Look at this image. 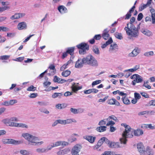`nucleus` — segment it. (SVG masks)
I'll use <instances>...</instances> for the list:
<instances>
[{
    "mask_svg": "<svg viewBox=\"0 0 155 155\" xmlns=\"http://www.w3.org/2000/svg\"><path fill=\"white\" fill-rule=\"evenodd\" d=\"M114 35L116 38L120 40H121L123 38L122 35L121 33L116 32L114 34Z\"/></svg>",
    "mask_w": 155,
    "mask_h": 155,
    "instance_id": "nucleus-34",
    "label": "nucleus"
},
{
    "mask_svg": "<svg viewBox=\"0 0 155 155\" xmlns=\"http://www.w3.org/2000/svg\"><path fill=\"white\" fill-rule=\"evenodd\" d=\"M9 8V7L8 6H4L0 7V12H2L5 10Z\"/></svg>",
    "mask_w": 155,
    "mask_h": 155,
    "instance_id": "nucleus-55",
    "label": "nucleus"
},
{
    "mask_svg": "<svg viewBox=\"0 0 155 155\" xmlns=\"http://www.w3.org/2000/svg\"><path fill=\"white\" fill-rule=\"evenodd\" d=\"M146 152L148 155H153L154 151L153 150L150 148L149 146H147L146 149Z\"/></svg>",
    "mask_w": 155,
    "mask_h": 155,
    "instance_id": "nucleus-26",
    "label": "nucleus"
},
{
    "mask_svg": "<svg viewBox=\"0 0 155 155\" xmlns=\"http://www.w3.org/2000/svg\"><path fill=\"white\" fill-rule=\"evenodd\" d=\"M20 18L18 13H15L10 17L12 20L18 19Z\"/></svg>",
    "mask_w": 155,
    "mask_h": 155,
    "instance_id": "nucleus-40",
    "label": "nucleus"
},
{
    "mask_svg": "<svg viewBox=\"0 0 155 155\" xmlns=\"http://www.w3.org/2000/svg\"><path fill=\"white\" fill-rule=\"evenodd\" d=\"M84 64L83 59L79 58L76 61L75 67L77 68H82Z\"/></svg>",
    "mask_w": 155,
    "mask_h": 155,
    "instance_id": "nucleus-9",
    "label": "nucleus"
},
{
    "mask_svg": "<svg viewBox=\"0 0 155 155\" xmlns=\"http://www.w3.org/2000/svg\"><path fill=\"white\" fill-rule=\"evenodd\" d=\"M141 31L144 35L148 37H151L153 35L152 32L147 29H142L141 30Z\"/></svg>",
    "mask_w": 155,
    "mask_h": 155,
    "instance_id": "nucleus-11",
    "label": "nucleus"
},
{
    "mask_svg": "<svg viewBox=\"0 0 155 155\" xmlns=\"http://www.w3.org/2000/svg\"><path fill=\"white\" fill-rule=\"evenodd\" d=\"M122 100L123 103L125 104H129L130 103V101L128 99L127 97H126V96L122 97Z\"/></svg>",
    "mask_w": 155,
    "mask_h": 155,
    "instance_id": "nucleus-30",
    "label": "nucleus"
},
{
    "mask_svg": "<svg viewBox=\"0 0 155 155\" xmlns=\"http://www.w3.org/2000/svg\"><path fill=\"white\" fill-rule=\"evenodd\" d=\"M54 147L59 146H61V141H59L54 143H53Z\"/></svg>",
    "mask_w": 155,
    "mask_h": 155,
    "instance_id": "nucleus-51",
    "label": "nucleus"
},
{
    "mask_svg": "<svg viewBox=\"0 0 155 155\" xmlns=\"http://www.w3.org/2000/svg\"><path fill=\"white\" fill-rule=\"evenodd\" d=\"M104 142L107 144L109 143V140L106 137H103L98 140L97 143L98 146H101Z\"/></svg>",
    "mask_w": 155,
    "mask_h": 155,
    "instance_id": "nucleus-12",
    "label": "nucleus"
},
{
    "mask_svg": "<svg viewBox=\"0 0 155 155\" xmlns=\"http://www.w3.org/2000/svg\"><path fill=\"white\" fill-rule=\"evenodd\" d=\"M143 17V15L142 13H139L137 16V20L138 21H140Z\"/></svg>",
    "mask_w": 155,
    "mask_h": 155,
    "instance_id": "nucleus-57",
    "label": "nucleus"
},
{
    "mask_svg": "<svg viewBox=\"0 0 155 155\" xmlns=\"http://www.w3.org/2000/svg\"><path fill=\"white\" fill-rule=\"evenodd\" d=\"M53 81L55 82H58L59 83H63L66 81V80L60 78L56 76H54Z\"/></svg>",
    "mask_w": 155,
    "mask_h": 155,
    "instance_id": "nucleus-18",
    "label": "nucleus"
},
{
    "mask_svg": "<svg viewBox=\"0 0 155 155\" xmlns=\"http://www.w3.org/2000/svg\"><path fill=\"white\" fill-rule=\"evenodd\" d=\"M75 49L74 47L68 48H67L66 51L71 55H73L74 54V51Z\"/></svg>",
    "mask_w": 155,
    "mask_h": 155,
    "instance_id": "nucleus-25",
    "label": "nucleus"
},
{
    "mask_svg": "<svg viewBox=\"0 0 155 155\" xmlns=\"http://www.w3.org/2000/svg\"><path fill=\"white\" fill-rule=\"evenodd\" d=\"M2 122L7 125L15 127L16 123L11 122L10 119L7 118L4 119Z\"/></svg>",
    "mask_w": 155,
    "mask_h": 155,
    "instance_id": "nucleus-10",
    "label": "nucleus"
},
{
    "mask_svg": "<svg viewBox=\"0 0 155 155\" xmlns=\"http://www.w3.org/2000/svg\"><path fill=\"white\" fill-rule=\"evenodd\" d=\"M36 88L34 87L33 85H31L27 89V90L29 91H34L36 90Z\"/></svg>",
    "mask_w": 155,
    "mask_h": 155,
    "instance_id": "nucleus-48",
    "label": "nucleus"
},
{
    "mask_svg": "<svg viewBox=\"0 0 155 155\" xmlns=\"http://www.w3.org/2000/svg\"><path fill=\"white\" fill-rule=\"evenodd\" d=\"M124 30L129 36L137 38L138 35V30L133 24H131L130 26H129V24H127V26L125 27Z\"/></svg>",
    "mask_w": 155,
    "mask_h": 155,
    "instance_id": "nucleus-3",
    "label": "nucleus"
},
{
    "mask_svg": "<svg viewBox=\"0 0 155 155\" xmlns=\"http://www.w3.org/2000/svg\"><path fill=\"white\" fill-rule=\"evenodd\" d=\"M58 9L61 14H64L67 12V8L63 5L59 6L58 8Z\"/></svg>",
    "mask_w": 155,
    "mask_h": 155,
    "instance_id": "nucleus-17",
    "label": "nucleus"
},
{
    "mask_svg": "<svg viewBox=\"0 0 155 155\" xmlns=\"http://www.w3.org/2000/svg\"><path fill=\"white\" fill-rule=\"evenodd\" d=\"M21 143L20 141H17L12 139H8V144H18Z\"/></svg>",
    "mask_w": 155,
    "mask_h": 155,
    "instance_id": "nucleus-22",
    "label": "nucleus"
},
{
    "mask_svg": "<svg viewBox=\"0 0 155 155\" xmlns=\"http://www.w3.org/2000/svg\"><path fill=\"white\" fill-rule=\"evenodd\" d=\"M39 110L41 112L45 114H48L49 112L45 108L42 107L39 109Z\"/></svg>",
    "mask_w": 155,
    "mask_h": 155,
    "instance_id": "nucleus-37",
    "label": "nucleus"
},
{
    "mask_svg": "<svg viewBox=\"0 0 155 155\" xmlns=\"http://www.w3.org/2000/svg\"><path fill=\"white\" fill-rule=\"evenodd\" d=\"M154 53L153 51H150L146 52L144 53L143 55L146 57H149L153 56Z\"/></svg>",
    "mask_w": 155,
    "mask_h": 155,
    "instance_id": "nucleus-31",
    "label": "nucleus"
},
{
    "mask_svg": "<svg viewBox=\"0 0 155 155\" xmlns=\"http://www.w3.org/2000/svg\"><path fill=\"white\" fill-rule=\"evenodd\" d=\"M134 133V134L136 136H139L140 135H142L143 134V131L142 130L140 129H137V130H134L132 132Z\"/></svg>",
    "mask_w": 155,
    "mask_h": 155,
    "instance_id": "nucleus-21",
    "label": "nucleus"
},
{
    "mask_svg": "<svg viewBox=\"0 0 155 155\" xmlns=\"http://www.w3.org/2000/svg\"><path fill=\"white\" fill-rule=\"evenodd\" d=\"M147 6L146 4H143V5H141L139 8V11H141L144 8H146Z\"/></svg>",
    "mask_w": 155,
    "mask_h": 155,
    "instance_id": "nucleus-54",
    "label": "nucleus"
},
{
    "mask_svg": "<svg viewBox=\"0 0 155 155\" xmlns=\"http://www.w3.org/2000/svg\"><path fill=\"white\" fill-rule=\"evenodd\" d=\"M36 151L39 153H43L47 152V150L44 148H38L36 149Z\"/></svg>",
    "mask_w": 155,
    "mask_h": 155,
    "instance_id": "nucleus-33",
    "label": "nucleus"
},
{
    "mask_svg": "<svg viewBox=\"0 0 155 155\" xmlns=\"http://www.w3.org/2000/svg\"><path fill=\"white\" fill-rule=\"evenodd\" d=\"M110 119L116 121L118 120L117 117L114 115H111L109 116L107 118L104 120H106L107 121L110 120Z\"/></svg>",
    "mask_w": 155,
    "mask_h": 155,
    "instance_id": "nucleus-41",
    "label": "nucleus"
},
{
    "mask_svg": "<svg viewBox=\"0 0 155 155\" xmlns=\"http://www.w3.org/2000/svg\"><path fill=\"white\" fill-rule=\"evenodd\" d=\"M89 58V55L82 58L84 64L88 65Z\"/></svg>",
    "mask_w": 155,
    "mask_h": 155,
    "instance_id": "nucleus-36",
    "label": "nucleus"
},
{
    "mask_svg": "<svg viewBox=\"0 0 155 155\" xmlns=\"http://www.w3.org/2000/svg\"><path fill=\"white\" fill-rule=\"evenodd\" d=\"M48 68L50 70H52L53 71H52L53 73L54 72L56 71V69L55 68V66L53 64L51 65Z\"/></svg>",
    "mask_w": 155,
    "mask_h": 155,
    "instance_id": "nucleus-49",
    "label": "nucleus"
},
{
    "mask_svg": "<svg viewBox=\"0 0 155 155\" xmlns=\"http://www.w3.org/2000/svg\"><path fill=\"white\" fill-rule=\"evenodd\" d=\"M109 34H108V31H107V29H105L102 34V37L104 40H107L109 37Z\"/></svg>",
    "mask_w": 155,
    "mask_h": 155,
    "instance_id": "nucleus-19",
    "label": "nucleus"
},
{
    "mask_svg": "<svg viewBox=\"0 0 155 155\" xmlns=\"http://www.w3.org/2000/svg\"><path fill=\"white\" fill-rule=\"evenodd\" d=\"M0 28H1L2 31H8L9 30V28H8L6 27H5L0 26Z\"/></svg>",
    "mask_w": 155,
    "mask_h": 155,
    "instance_id": "nucleus-59",
    "label": "nucleus"
},
{
    "mask_svg": "<svg viewBox=\"0 0 155 155\" xmlns=\"http://www.w3.org/2000/svg\"><path fill=\"white\" fill-rule=\"evenodd\" d=\"M71 73V72L70 71L67 70L62 72L61 75L64 77H66L70 75Z\"/></svg>",
    "mask_w": 155,
    "mask_h": 155,
    "instance_id": "nucleus-32",
    "label": "nucleus"
},
{
    "mask_svg": "<svg viewBox=\"0 0 155 155\" xmlns=\"http://www.w3.org/2000/svg\"><path fill=\"white\" fill-rule=\"evenodd\" d=\"M70 111L74 114H77V109L71 108L70 109Z\"/></svg>",
    "mask_w": 155,
    "mask_h": 155,
    "instance_id": "nucleus-56",
    "label": "nucleus"
},
{
    "mask_svg": "<svg viewBox=\"0 0 155 155\" xmlns=\"http://www.w3.org/2000/svg\"><path fill=\"white\" fill-rule=\"evenodd\" d=\"M107 127L105 126H101L97 127L96 130L99 132H104L106 130Z\"/></svg>",
    "mask_w": 155,
    "mask_h": 155,
    "instance_id": "nucleus-23",
    "label": "nucleus"
},
{
    "mask_svg": "<svg viewBox=\"0 0 155 155\" xmlns=\"http://www.w3.org/2000/svg\"><path fill=\"white\" fill-rule=\"evenodd\" d=\"M81 88L82 87H77L75 86H73L72 88V90L73 91L75 92L78 90L81 89Z\"/></svg>",
    "mask_w": 155,
    "mask_h": 155,
    "instance_id": "nucleus-47",
    "label": "nucleus"
},
{
    "mask_svg": "<svg viewBox=\"0 0 155 155\" xmlns=\"http://www.w3.org/2000/svg\"><path fill=\"white\" fill-rule=\"evenodd\" d=\"M131 16V13L128 12L126 15L124 16V19L125 20L128 19Z\"/></svg>",
    "mask_w": 155,
    "mask_h": 155,
    "instance_id": "nucleus-52",
    "label": "nucleus"
},
{
    "mask_svg": "<svg viewBox=\"0 0 155 155\" xmlns=\"http://www.w3.org/2000/svg\"><path fill=\"white\" fill-rule=\"evenodd\" d=\"M68 68V64H64L60 68V71H64L65 69Z\"/></svg>",
    "mask_w": 155,
    "mask_h": 155,
    "instance_id": "nucleus-58",
    "label": "nucleus"
},
{
    "mask_svg": "<svg viewBox=\"0 0 155 155\" xmlns=\"http://www.w3.org/2000/svg\"><path fill=\"white\" fill-rule=\"evenodd\" d=\"M63 94L62 93H55L52 95V97L54 98L57 97L60 98Z\"/></svg>",
    "mask_w": 155,
    "mask_h": 155,
    "instance_id": "nucleus-29",
    "label": "nucleus"
},
{
    "mask_svg": "<svg viewBox=\"0 0 155 155\" xmlns=\"http://www.w3.org/2000/svg\"><path fill=\"white\" fill-rule=\"evenodd\" d=\"M17 28L19 30H22L26 29L27 25L26 23L24 22L19 23L18 25Z\"/></svg>",
    "mask_w": 155,
    "mask_h": 155,
    "instance_id": "nucleus-15",
    "label": "nucleus"
},
{
    "mask_svg": "<svg viewBox=\"0 0 155 155\" xmlns=\"http://www.w3.org/2000/svg\"><path fill=\"white\" fill-rule=\"evenodd\" d=\"M0 59L2 60H6L9 59L10 58V56L7 55H5L0 57Z\"/></svg>",
    "mask_w": 155,
    "mask_h": 155,
    "instance_id": "nucleus-50",
    "label": "nucleus"
},
{
    "mask_svg": "<svg viewBox=\"0 0 155 155\" xmlns=\"http://www.w3.org/2000/svg\"><path fill=\"white\" fill-rule=\"evenodd\" d=\"M88 65L93 67H97L98 65L97 61L91 55L89 54Z\"/></svg>",
    "mask_w": 155,
    "mask_h": 155,
    "instance_id": "nucleus-6",
    "label": "nucleus"
},
{
    "mask_svg": "<svg viewBox=\"0 0 155 155\" xmlns=\"http://www.w3.org/2000/svg\"><path fill=\"white\" fill-rule=\"evenodd\" d=\"M15 127H21L22 128H28V126L26 124L23 123H15Z\"/></svg>",
    "mask_w": 155,
    "mask_h": 155,
    "instance_id": "nucleus-24",
    "label": "nucleus"
},
{
    "mask_svg": "<svg viewBox=\"0 0 155 155\" xmlns=\"http://www.w3.org/2000/svg\"><path fill=\"white\" fill-rule=\"evenodd\" d=\"M83 138L86 140L91 143H93L94 142L96 137H93L89 135H85L83 136Z\"/></svg>",
    "mask_w": 155,
    "mask_h": 155,
    "instance_id": "nucleus-13",
    "label": "nucleus"
},
{
    "mask_svg": "<svg viewBox=\"0 0 155 155\" xmlns=\"http://www.w3.org/2000/svg\"><path fill=\"white\" fill-rule=\"evenodd\" d=\"M56 107L59 109L64 108L67 107V105L64 104H58L56 105Z\"/></svg>",
    "mask_w": 155,
    "mask_h": 155,
    "instance_id": "nucleus-28",
    "label": "nucleus"
},
{
    "mask_svg": "<svg viewBox=\"0 0 155 155\" xmlns=\"http://www.w3.org/2000/svg\"><path fill=\"white\" fill-rule=\"evenodd\" d=\"M101 35H96L94 37V39L96 40H99L101 39Z\"/></svg>",
    "mask_w": 155,
    "mask_h": 155,
    "instance_id": "nucleus-60",
    "label": "nucleus"
},
{
    "mask_svg": "<svg viewBox=\"0 0 155 155\" xmlns=\"http://www.w3.org/2000/svg\"><path fill=\"white\" fill-rule=\"evenodd\" d=\"M38 104L41 106H47L48 105V102L45 101H38Z\"/></svg>",
    "mask_w": 155,
    "mask_h": 155,
    "instance_id": "nucleus-43",
    "label": "nucleus"
},
{
    "mask_svg": "<svg viewBox=\"0 0 155 155\" xmlns=\"http://www.w3.org/2000/svg\"><path fill=\"white\" fill-rule=\"evenodd\" d=\"M134 95L135 98L137 100L141 98V96L139 93H135Z\"/></svg>",
    "mask_w": 155,
    "mask_h": 155,
    "instance_id": "nucleus-61",
    "label": "nucleus"
},
{
    "mask_svg": "<svg viewBox=\"0 0 155 155\" xmlns=\"http://www.w3.org/2000/svg\"><path fill=\"white\" fill-rule=\"evenodd\" d=\"M53 145H49L47 147V148L46 149V150H47V152H48V150H50L51 149H52L53 147H54V144L53 143H52Z\"/></svg>",
    "mask_w": 155,
    "mask_h": 155,
    "instance_id": "nucleus-62",
    "label": "nucleus"
},
{
    "mask_svg": "<svg viewBox=\"0 0 155 155\" xmlns=\"http://www.w3.org/2000/svg\"><path fill=\"white\" fill-rule=\"evenodd\" d=\"M121 125L124 127L125 130L122 134V137L120 139V140L121 144H126L127 140L126 138L132 137L133 129H131L129 126L125 124H122Z\"/></svg>",
    "mask_w": 155,
    "mask_h": 155,
    "instance_id": "nucleus-1",
    "label": "nucleus"
},
{
    "mask_svg": "<svg viewBox=\"0 0 155 155\" xmlns=\"http://www.w3.org/2000/svg\"><path fill=\"white\" fill-rule=\"evenodd\" d=\"M117 45L115 43L113 44H111L110 45L109 50H114L115 48H117Z\"/></svg>",
    "mask_w": 155,
    "mask_h": 155,
    "instance_id": "nucleus-45",
    "label": "nucleus"
},
{
    "mask_svg": "<svg viewBox=\"0 0 155 155\" xmlns=\"http://www.w3.org/2000/svg\"><path fill=\"white\" fill-rule=\"evenodd\" d=\"M17 102V101L15 100H11L9 101V105H12Z\"/></svg>",
    "mask_w": 155,
    "mask_h": 155,
    "instance_id": "nucleus-63",
    "label": "nucleus"
},
{
    "mask_svg": "<svg viewBox=\"0 0 155 155\" xmlns=\"http://www.w3.org/2000/svg\"><path fill=\"white\" fill-rule=\"evenodd\" d=\"M135 80L137 83H141L143 81L142 77L138 74H137V76Z\"/></svg>",
    "mask_w": 155,
    "mask_h": 155,
    "instance_id": "nucleus-35",
    "label": "nucleus"
},
{
    "mask_svg": "<svg viewBox=\"0 0 155 155\" xmlns=\"http://www.w3.org/2000/svg\"><path fill=\"white\" fill-rule=\"evenodd\" d=\"M137 147L138 151L140 153L141 155H144L146 150L143 143H140L137 145Z\"/></svg>",
    "mask_w": 155,
    "mask_h": 155,
    "instance_id": "nucleus-7",
    "label": "nucleus"
},
{
    "mask_svg": "<svg viewBox=\"0 0 155 155\" xmlns=\"http://www.w3.org/2000/svg\"><path fill=\"white\" fill-rule=\"evenodd\" d=\"M65 120L66 124H71L73 122L74 123L77 122V121L73 119H69Z\"/></svg>",
    "mask_w": 155,
    "mask_h": 155,
    "instance_id": "nucleus-38",
    "label": "nucleus"
},
{
    "mask_svg": "<svg viewBox=\"0 0 155 155\" xmlns=\"http://www.w3.org/2000/svg\"><path fill=\"white\" fill-rule=\"evenodd\" d=\"M20 153L23 155H28L29 152L26 150H20Z\"/></svg>",
    "mask_w": 155,
    "mask_h": 155,
    "instance_id": "nucleus-44",
    "label": "nucleus"
},
{
    "mask_svg": "<svg viewBox=\"0 0 155 155\" xmlns=\"http://www.w3.org/2000/svg\"><path fill=\"white\" fill-rule=\"evenodd\" d=\"M114 98H112L109 100H108L107 101V103L108 104L110 105H114Z\"/></svg>",
    "mask_w": 155,
    "mask_h": 155,
    "instance_id": "nucleus-53",
    "label": "nucleus"
},
{
    "mask_svg": "<svg viewBox=\"0 0 155 155\" xmlns=\"http://www.w3.org/2000/svg\"><path fill=\"white\" fill-rule=\"evenodd\" d=\"M15 34L14 33H8L7 34V36L10 38H12L15 36Z\"/></svg>",
    "mask_w": 155,
    "mask_h": 155,
    "instance_id": "nucleus-64",
    "label": "nucleus"
},
{
    "mask_svg": "<svg viewBox=\"0 0 155 155\" xmlns=\"http://www.w3.org/2000/svg\"><path fill=\"white\" fill-rule=\"evenodd\" d=\"M92 50L95 54H100V51L97 46L96 45L94 46L92 48Z\"/></svg>",
    "mask_w": 155,
    "mask_h": 155,
    "instance_id": "nucleus-27",
    "label": "nucleus"
},
{
    "mask_svg": "<svg viewBox=\"0 0 155 155\" xmlns=\"http://www.w3.org/2000/svg\"><path fill=\"white\" fill-rule=\"evenodd\" d=\"M101 80H97L93 81L92 84V86L93 87L94 85L101 83Z\"/></svg>",
    "mask_w": 155,
    "mask_h": 155,
    "instance_id": "nucleus-46",
    "label": "nucleus"
},
{
    "mask_svg": "<svg viewBox=\"0 0 155 155\" xmlns=\"http://www.w3.org/2000/svg\"><path fill=\"white\" fill-rule=\"evenodd\" d=\"M22 135L28 141V144L29 145L37 146L42 145L44 143L43 141H39V139L38 137L33 136L28 133H23Z\"/></svg>",
    "mask_w": 155,
    "mask_h": 155,
    "instance_id": "nucleus-2",
    "label": "nucleus"
},
{
    "mask_svg": "<svg viewBox=\"0 0 155 155\" xmlns=\"http://www.w3.org/2000/svg\"><path fill=\"white\" fill-rule=\"evenodd\" d=\"M79 49V53L81 54H84L86 53V50H88L89 46L87 44L82 43L76 46Z\"/></svg>",
    "mask_w": 155,
    "mask_h": 155,
    "instance_id": "nucleus-4",
    "label": "nucleus"
},
{
    "mask_svg": "<svg viewBox=\"0 0 155 155\" xmlns=\"http://www.w3.org/2000/svg\"><path fill=\"white\" fill-rule=\"evenodd\" d=\"M101 155H122L120 154H114L113 152L110 151H105Z\"/></svg>",
    "mask_w": 155,
    "mask_h": 155,
    "instance_id": "nucleus-39",
    "label": "nucleus"
},
{
    "mask_svg": "<svg viewBox=\"0 0 155 155\" xmlns=\"http://www.w3.org/2000/svg\"><path fill=\"white\" fill-rule=\"evenodd\" d=\"M140 52V50L138 48H135L131 53H130L128 56L130 57H134L137 56Z\"/></svg>",
    "mask_w": 155,
    "mask_h": 155,
    "instance_id": "nucleus-8",
    "label": "nucleus"
},
{
    "mask_svg": "<svg viewBox=\"0 0 155 155\" xmlns=\"http://www.w3.org/2000/svg\"><path fill=\"white\" fill-rule=\"evenodd\" d=\"M148 111V110H146V111H142L141 112H139L138 113V115L139 116H141L142 115H143L146 114H149Z\"/></svg>",
    "mask_w": 155,
    "mask_h": 155,
    "instance_id": "nucleus-42",
    "label": "nucleus"
},
{
    "mask_svg": "<svg viewBox=\"0 0 155 155\" xmlns=\"http://www.w3.org/2000/svg\"><path fill=\"white\" fill-rule=\"evenodd\" d=\"M81 144H77L75 145L72 148L71 153L72 155H80L79 153L82 148Z\"/></svg>",
    "mask_w": 155,
    "mask_h": 155,
    "instance_id": "nucleus-5",
    "label": "nucleus"
},
{
    "mask_svg": "<svg viewBox=\"0 0 155 155\" xmlns=\"http://www.w3.org/2000/svg\"><path fill=\"white\" fill-rule=\"evenodd\" d=\"M70 150L68 148H66L64 149L60 150L57 153L58 155H64L69 152Z\"/></svg>",
    "mask_w": 155,
    "mask_h": 155,
    "instance_id": "nucleus-16",
    "label": "nucleus"
},
{
    "mask_svg": "<svg viewBox=\"0 0 155 155\" xmlns=\"http://www.w3.org/2000/svg\"><path fill=\"white\" fill-rule=\"evenodd\" d=\"M150 12L151 14L152 23L154 24H155V10L154 9L152 8L150 10Z\"/></svg>",
    "mask_w": 155,
    "mask_h": 155,
    "instance_id": "nucleus-20",
    "label": "nucleus"
},
{
    "mask_svg": "<svg viewBox=\"0 0 155 155\" xmlns=\"http://www.w3.org/2000/svg\"><path fill=\"white\" fill-rule=\"evenodd\" d=\"M107 144L110 147L112 148H118L121 147L118 142H112L110 143L109 141V143H107Z\"/></svg>",
    "mask_w": 155,
    "mask_h": 155,
    "instance_id": "nucleus-14",
    "label": "nucleus"
}]
</instances>
